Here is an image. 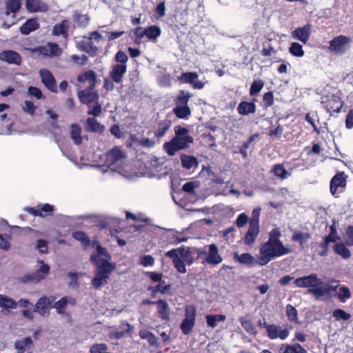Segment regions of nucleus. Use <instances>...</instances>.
I'll return each mask as SVG.
<instances>
[{
    "label": "nucleus",
    "mask_w": 353,
    "mask_h": 353,
    "mask_svg": "<svg viewBox=\"0 0 353 353\" xmlns=\"http://www.w3.org/2000/svg\"><path fill=\"white\" fill-rule=\"evenodd\" d=\"M281 231L276 228L269 232L268 240L259 247V265H265L270 261L291 252L280 240Z\"/></svg>",
    "instance_id": "nucleus-1"
},
{
    "label": "nucleus",
    "mask_w": 353,
    "mask_h": 353,
    "mask_svg": "<svg viewBox=\"0 0 353 353\" xmlns=\"http://www.w3.org/2000/svg\"><path fill=\"white\" fill-rule=\"evenodd\" d=\"M294 283L299 288H309L308 292L313 294L316 299L322 297L325 294H330L336 292L337 288V286L330 284H324L319 287L323 284V282L315 273L299 277L294 280Z\"/></svg>",
    "instance_id": "nucleus-2"
},
{
    "label": "nucleus",
    "mask_w": 353,
    "mask_h": 353,
    "mask_svg": "<svg viewBox=\"0 0 353 353\" xmlns=\"http://www.w3.org/2000/svg\"><path fill=\"white\" fill-rule=\"evenodd\" d=\"M90 261L96 266L95 276L91 283L94 288L98 289L108 283L110 275L116 269V264L98 255H91Z\"/></svg>",
    "instance_id": "nucleus-3"
},
{
    "label": "nucleus",
    "mask_w": 353,
    "mask_h": 353,
    "mask_svg": "<svg viewBox=\"0 0 353 353\" xmlns=\"http://www.w3.org/2000/svg\"><path fill=\"white\" fill-rule=\"evenodd\" d=\"M208 251L201 248L196 250L198 257L203 259V263H207L211 265H216L223 261L221 255L219 252L218 247L216 244L212 243L208 246Z\"/></svg>",
    "instance_id": "nucleus-4"
},
{
    "label": "nucleus",
    "mask_w": 353,
    "mask_h": 353,
    "mask_svg": "<svg viewBox=\"0 0 353 353\" xmlns=\"http://www.w3.org/2000/svg\"><path fill=\"white\" fill-rule=\"evenodd\" d=\"M347 178L348 176L344 171L337 172L332 176L330 181V191L334 197H339V194L345 191Z\"/></svg>",
    "instance_id": "nucleus-5"
},
{
    "label": "nucleus",
    "mask_w": 353,
    "mask_h": 353,
    "mask_svg": "<svg viewBox=\"0 0 353 353\" xmlns=\"http://www.w3.org/2000/svg\"><path fill=\"white\" fill-rule=\"evenodd\" d=\"M321 103L330 114H332V112H341L344 106V101L341 97V93L339 94L337 93L324 95L321 97Z\"/></svg>",
    "instance_id": "nucleus-6"
},
{
    "label": "nucleus",
    "mask_w": 353,
    "mask_h": 353,
    "mask_svg": "<svg viewBox=\"0 0 353 353\" xmlns=\"http://www.w3.org/2000/svg\"><path fill=\"white\" fill-rule=\"evenodd\" d=\"M101 34L98 31H93L89 33V37L87 39H83L80 41L79 47L80 49L90 54V56H95L98 51V48L94 46L92 39L97 41H99L102 39Z\"/></svg>",
    "instance_id": "nucleus-7"
},
{
    "label": "nucleus",
    "mask_w": 353,
    "mask_h": 353,
    "mask_svg": "<svg viewBox=\"0 0 353 353\" xmlns=\"http://www.w3.org/2000/svg\"><path fill=\"white\" fill-rule=\"evenodd\" d=\"M38 262L41 263L40 268L34 272L26 274L22 279L23 282L38 283L49 274V265L43 261H38Z\"/></svg>",
    "instance_id": "nucleus-8"
},
{
    "label": "nucleus",
    "mask_w": 353,
    "mask_h": 353,
    "mask_svg": "<svg viewBox=\"0 0 353 353\" xmlns=\"http://www.w3.org/2000/svg\"><path fill=\"white\" fill-rule=\"evenodd\" d=\"M77 97L80 102L85 105L97 102L99 99V95L98 92L95 90V86H88L83 90L78 91Z\"/></svg>",
    "instance_id": "nucleus-9"
},
{
    "label": "nucleus",
    "mask_w": 353,
    "mask_h": 353,
    "mask_svg": "<svg viewBox=\"0 0 353 353\" xmlns=\"http://www.w3.org/2000/svg\"><path fill=\"white\" fill-rule=\"evenodd\" d=\"M55 301L54 296H43L39 298L35 303L33 312H37L41 316L49 314L50 309L52 307V303Z\"/></svg>",
    "instance_id": "nucleus-10"
},
{
    "label": "nucleus",
    "mask_w": 353,
    "mask_h": 353,
    "mask_svg": "<svg viewBox=\"0 0 353 353\" xmlns=\"http://www.w3.org/2000/svg\"><path fill=\"white\" fill-rule=\"evenodd\" d=\"M120 330L110 332L108 336L110 339H121L125 336H131L134 331V326L126 321H121L119 325Z\"/></svg>",
    "instance_id": "nucleus-11"
},
{
    "label": "nucleus",
    "mask_w": 353,
    "mask_h": 353,
    "mask_svg": "<svg viewBox=\"0 0 353 353\" xmlns=\"http://www.w3.org/2000/svg\"><path fill=\"white\" fill-rule=\"evenodd\" d=\"M39 73L41 81L45 87L50 92L57 93V82L52 72L48 69L41 68Z\"/></svg>",
    "instance_id": "nucleus-12"
},
{
    "label": "nucleus",
    "mask_w": 353,
    "mask_h": 353,
    "mask_svg": "<svg viewBox=\"0 0 353 353\" xmlns=\"http://www.w3.org/2000/svg\"><path fill=\"white\" fill-rule=\"evenodd\" d=\"M259 213H257V217L256 219H252L250 222V225L247 232L245 234L244 243L250 245L255 241L256 236L259 233Z\"/></svg>",
    "instance_id": "nucleus-13"
},
{
    "label": "nucleus",
    "mask_w": 353,
    "mask_h": 353,
    "mask_svg": "<svg viewBox=\"0 0 353 353\" xmlns=\"http://www.w3.org/2000/svg\"><path fill=\"white\" fill-rule=\"evenodd\" d=\"M54 210V206L49 203L38 205L37 208L26 207L25 211L34 216L46 217L52 215Z\"/></svg>",
    "instance_id": "nucleus-14"
},
{
    "label": "nucleus",
    "mask_w": 353,
    "mask_h": 353,
    "mask_svg": "<svg viewBox=\"0 0 353 353\" xmlns=\"http://www.w3.org/2000/svg\"><path fill=\"white\" fill-rule=\"evenodd\" d=\"M350 41V38L347 36L339 35L335 37L330 41L329 50L334 53L343 52L345 50V46Z\"/></svg>",
    "instance_id": "nucleus-15"
},
{
    "label": "nucleus",
    "mask_w": 353,
    "mask_h": 353,
    "mask_svg": "<svg viewBox=\"0 0 353 353\" xmlns=\"http://www.w3.org/2000/svg\"><path fill=\"white\" fill-rule=\"evenodd\" d=\"M266 332L267 336L271 340L278 338L281 340H285L289 336L290 330L288 328L282 329L280 325L270 324Z\"/></svg>",
    "instance_id": "nucleus-16"
},
{
    "label": "nucleus",
    "mask_w": 353,
    "mask_h": 353,
    "mask_svg": "<svg viewBox=\"0 0 353 353\" xmlns=\"http://www.w3.org/2000/svg\"><path fill=\"white\" fill-rule=\"evenodd\" d=\"M312 26L311 23H307L303 27H299L292 32V37L300 41L304 44H306L310 39L312 33Z\"/></svg>",
    "instance_id": "nucleus-17"
},
{
    "label": "nucleus",
    "mask_w": 353,
    "mask_h": 353,
    "mask_svg": "<svg viewBox=\"0 0 353 353\" xmlns=\"http://www.w3.org/2000/svg\"><path fill=\"white\" fill-rule=\"evenodd\" d=\"M0 60L10 64H16L17 65H19L21 63V57L20 54L11 50L1 52Z\"/></svg>",
    "instance_id": "nucleus-18"
},
{
    "label": "nucleus",
    "mask_w": 353,
    "mask_h": 353,
    "mask_svg": "<svg viewBox=\"0 0 353 353\" xmlns=\"http://www.w3.org/2000/svg\"><path fill=\"white\" fill-rule=\"evenodd\" d=\"M14 347L17 350V353H24L26 351H28V353H32L34 345L32 339L30 336H26L17 340L14 342Z\"/></svg>",
    "instance_id": "nucleus-19"
},
{
    "label": "nucleus",
    "mask_w": 353,
    "mask_h": 353,
    "mask_svg": "<svg viewBox=\"0 0 353 353\" xmlns=\"http://www.w3.org/2000/svg\"><path fill=\"white\" fill-rule=\"evenodd\" d=\"M26 8L31 13L48 10V6L41 0H26Z\"/></svg>",
    "instance_id": "nucleus-20"
},
{
    "label": "nucleus",
    "mask_w": 353,
    "mask_h": 353,
    "mask_svg": "<svg viewBox=\"0 0 353 353\" xmlns=\"http://www.w3.org/2000/svg\"><path fill=\"white\" fill-rule=\"evenodd\" d=\"M125 157V154L118 146H114L106 154V159L110 165H114Z\"/></svg>",
    "instance_id": "nucleus-21"
},
{
    "label": "nucleus",
    "mask_w": 353,
    "mask_h": 353,
    "mask_svg": "<svg viewBox=\"0 0 353 353\" xmlns=\"http://www.w3.org/2000/svg\"><path fill=\"white\" fill-rule=\"evenodd\" d=\"M126 64H115L112 66V69L110 72V76L114 82L119 83L122 81L123 75L126 72Z\"/></svg>",
    "instance_id": "nucleus-22"
},
{
    "label": "nucleus",
    "mask_w": 353,
    "mask_h": 353,
    "mask_svg": "<svg viewBox=\"0 0 353 353\" xmlns=\"http://www.w3.org/2000/svg\"><path fill=\"white\" fill-rule=\"evenodd\" d=\"M155 305H157L159 317L163 321H170V308L167 301L163 299H159L156 301Z\"/></svg>",
    "instance_id": "nucleus-23"
},
{
    "label": "nucleus",
    "mask_w": 353,
    "mask_h": 353,
    "mask_svg": "<svg viewBox=\"0 0 353 353\" xmlns=\"http://www.w3.org/2000/svg\"><path fill=\"white\" fill-rule=\"evenodd\" d=\"M233 258L236 261H238L239 263L246 265L248 266H253L256 264H259V258L256 259L250 253H243L239 255L237 252H234Z\"/></svg>",
    "instance_id": "nucleus-24"
},
{
    "label": "nucleus",
    "mask_w": 353,
    "mask_h": 353,
    "mask_svg": "<svg viewBox=\"0 0 353 353\" xmlns=\"http://www.w3.org/2000/svg\"><path fill=\"white\" fill-rule=\"evenodd\" d=\"M256 99H254L252 101H241L238 107L237 111L240 115H248L249 114H253L256 112V106L255 104Z\"/></svg>",
    "instance_id": "nucleus-25"
},
{
    "label": "nucleus",
    "mask_w": 353,
    "mask_h": 353,
    "mask_svg": "<svg viewBox=\"0 0 353 353\" xmlns=\"http://www.w3.org/2000/svg\"><path fill=\"white\" fill-rule=\"evenodd\" d=\"M77 81L80 83L88 81L89 86H95L97 83V74L91 70H86L81 72L77 78Z\"/></svg>",
    "instance_id": "nucleus-26"
},
{
    "label": "nucleus",
    "mask_w": 353,
    "mask_h": 353,
    "mask_svg": "<svg viewBox=\"0 0 353 353\" xmlns=\"http://www.w3.org/2000/svg\"><path fill=\"white\" fill-rule=\"evenodd\" d=\"M39 28V23L36 18L28 19L19 28V31L22 34L28 35L31 32Z\"/></svg>",
    "instance_id": "nucleus-27"
},
{
    "label": "nucleus",
    "mask_w": 353,
    "mask_h": 353,
    "mask_svg": "<svg viewBox=\"0 0 353 353\" xmlns=\"http://www.w3.org/2000/svg\"><path fill=\"white\" fill-rule=\"evenodd\" d=\"M85 130L90 132L103 133L105 130V126L101 124L94 117H88L86 120Z\"/></svg>",
    "instance_id": "nucleus-28"
},
{
    "label": "nucleus",
    "mask_w": 353,
    "mask_h": 353,
    "mask_svg": "<svg viewBox=\"0 0 353 353\" xmlns=\"http://www.w3.org/2000/svg\"><path fill=\"white\" fill-rule=\"evenodd\" d=\"M68 303H71L72 305H74L75 300L74 299H69L68 296H63L58 301L55 302L52 307L56 309L57 314L63 315L66 313L65 310Z\"/></svg>",
    "instance_id": "nucleus-29"
},
{
    "label": "nucleus",
    "mask_w": 353,
    "mask_h": 353,
    "mask_svg": "<svg viewBox=\"0 0 353 353\" xmlns=\"http://www.w3.org/2000/svg\"><path fill=\"white\" fill-rule=\"evenodd\" d=\"M279 353H307V350L299 343L284 345L283 344L279 349Z\"/></svg>",
    "instance_id": "nucleus-30"
},
{
    "label": "nucleus",
    "mask_w": 353,
    "mask_h": 353,
    "mask_svg": "<svg viewBox=\"0 0 353 353\" xmlns=\"http://www.w3.org/2000/svg\"><path fill=\"white\" fill-rule=\"evenodd\" d=\"M172 125V121L169 119H163L158 123V128L154 131V137L161 139L165 136Z\"/></svg>",
    "instance_id": "nucleus-31"
},
{
    "label": "nucleus",
    "mask_w": 353,
    "mask_h": 353,
    "mask_svg": "<svg viewBox=\"0 0 353 353\" xmlns=\"http://www.w3.org/2000/svg\"><path fill=\"white\" fill-rule=\"evenodd\" d=\"M68 21L63 20L61 23H57L53 26L52 34L54 36L62 35L64 38H67L68 36Z\"/></svg>",
    "instance_id": "nucleus-32"
},
{
    "label": "nucleus",
    "mask_w": 353,
    "mask_h": 353,
    "mask_svg": "<svg viewBox=\"0 0 353 353\" xmlns=\"http://www.w3.org/2000/svg\"><path fill=\"white\" fill-rule=\"evenodd\" d=\"M334 252L344 259H348L351 256V252L343 242H336L333 246Z\"/></svg>",
    "instance_id": "nucleus-33"
},
{
    "label": "nucleus",
    "mask_w": 353,
    "mask_h": 353,
    "mask_svg": "<svg viewBox=\"0 0 353 353\" xmlns=\"http://www.w3.org/2000/svg\"><path fill=\"white\" fill-rule=\"evenodd\" d=\"M271 172L274 176L280 178L281 180H284L291 175V173L284 168L282 163L274 164L272 168Z\"/></svg>",
    "instance_id": "nucleus-34"
},
{
    "label": "nucleus",
    "mask_w": 353,
    "mask_h": 353,
    "mask_svg": "<svg viewBox=\"0 0 353 353\" xmlns=\"http://www.w3.org/2000/svg\"><path fill=\"white\" fill-rule=\"evenodd\" d=\"M173 113L180 119H187L192 114L190 108L188 105H175Z\"/></svg>",
    "instance_id": "nucleus-35"
},
{
    "label": "nucleus",
    "mask_w": 353,
    "mask_h": 353,
    "mask_svg": "<svg viewBox=\"0 0 353 353\" xmlns=\"http://www.w3.org/2000/svg\"><path fill=\"white\" fill-rule=\"evenodd\" d=\"M239 321L242 326V327L250 334L256 336L258 334L257 330L255 327L254 323L252 320L248 319L243 316H241L239 319Z\"/></svg>",
    "instance_id": "nucleus-36"
},
{
    "label": "nucleus",
    "mask_w": 353,
    "mask_h": 353,
    "mask_svg": "<svg viewBox=\"0 0 353 353\" xmlns=\"http://www.w3.org/2000/svg\"><path fill=\"white\" fill-rule=\"evenodd\" d=\"M139 335L141 339H146L150 346L156 347L158 346V339L152 332L148 330H141Z\"/></svg>",
    "instance_id": "nucleus-37"
},
{
    "label": "nucleus",
    "mask_w": 353,
    "mask_h": 353,
    "mask_svg": "<svg viewBox=\"0 0 353 353\" xmlns=\"http://www.w3.org/2000/svg\"><path fill=\"white\" fill-rule=\"evenodd\" d=\"M72 18L77 26L85 28L90 23V18L88 14H81L77 11L73 13Z\"/></svg>",
    "instance_id": "nucleus-38"
},
{
    "label": "nucleus",
    "mask_w": 353,
    "mask_h": 353,
    "mask_svg": "<svg viewBox=\"0 0 353 353\" xmlns=\"http://www.w3.org/2000/svg\"><path fill=\"white\" fill-rule=\"evenodd\" d=\"M192 97V94L190 92L179 90L174 101L176 105H188V101Z\"/></svg>",
    "instance_id": "nucleus-39"
},
{
    "label": "nucleus",
    "mask_w": 353,
    "mask_h": 353,
    "mask_svg": "<svg viewBox=\"0 0 353 353\" xmlns=\"http://www.w3.org/2000/svg\"><path fill=\"white\" fill-rule=\"evenodd\" d=\"M310 238L311 234L309 232H296L292 234L291 239L292 241L298 242L301 248H304V245Z\"/></svg>",
    "instance_id": "nucleus-40"
},
{
    "label": "nucleus",
    "mask_w": 353,
    "mask_h": 353,
    "mask_svg": "<svg viewBox=\"0 0 353 353\" xmlns=\"http://www.w3.org/2000/svg\"><path fill=\"white\" fill-rule=\"evenodd\" d=\"M181 165L184 168L191 169L198 165V161L194 156L182 154L181 156Z\"/></svg>",
    "instance_id": "nucleus-41"
},
{
    "label": "nucleus",
    "mask_w": 353,
    "mask_h": 353,
    "mask_svg": "<svg viewBox=\"0 0 353 353\" xmlns=\"http://www.w3.org/2000/svg\"><path fill=\"white\" fill-rule=\"evenodd\" d=\"M21 7V0H8L6 4L5 14L8 16L10 13L15 14L19 11Z\"/></svg>",
    "instance_id": "nucleus-42"
},
{
    "label": "nucleus",
    "mask_w": 353,
    "mask_h": 353,
    "mask_svg": "<svg viewBox=\"0 0 353 353\" xmlns=\"http://www.w3.org/2000/svg\"><path fill=\"white\" fill-rule=\"evenodd\" d=\"M143 33L149 39H156L161 35V30L159 26L152 25L145 28Z\"/></svg>",
    "instance_id": "nucleus-43"
},
{
    "label": "nucleus",
    "mask_w": 353,
    "mask_h": 353,
    "mask_svg": "<svg viewBox=\"0 0 353 353\" xmlns=\"http://www.w3.org/2000/svg\"><path fill=\"white\" fill-rule=\"evenodd\" d=\"M17 307V303L12 299L6 295L0 294V307L4 309H15Z\"/></svg>",
    "instance_id": "nucleus-44"
},
{
    "label": "nucleus",
    "mask_w": 353,
    "mask_h": 353,
    "mask_svg": "<svg viewBox=\"0 0 353 353\" xmlns=\"http://www.w3.org/2000/svg\"><path fill=\"white\" fill-rule=\"evenodd\" d=\"M208 327L214 328L216 325V322L224 321L226 316L224 314H209L205 316Z\"/></svg>",
    "instance_id": "nucleus-45"
},
{
    "label": "nucleus",
    "mask_w": 353,
    "mask_h": 353,
    "mask_svg": "<svg viewBox=\"0 0 353 353\" xmlns=\"http://www.w3.org/2000/svg\"><path fill=\"white\" fill-rule=\"evenodd\" d=\"M173 139L181 150L188 148L190 143H192L194 142V139L192 136H183L181 137H174Z\"/></svg>",
    "instance_id": "nucleus-46"
},
{
    "label": "nucleus",
    "mask_w": 353,
    "mask_h": 353,
    "mask_svg": "<svg viewBox=\"0 0 353 353\" xmlns=\"http://www.w3.org/2000/svg\"><path fill=\"white\" fill-rule=\"evenodd\" d=\"M285 313L288 320L290 322L299 323L298 319V312L295 307L291 304H288L285 307Z\"/></svg>",
    "instance_id": "nucleus-47"
},
{
    "label": "nucleus",
    "mask_w": 353,
    "mask_h": 353,
    "mask_svg": "<svg viewBox=\"0 0 353 353\" xmlns=\"http://www.w3.org/2000/svg\"><path fill=\"white\" fill-rule=\"evenodd\" d=\"M170 289H171V286L169 284L162 286L161 285V283H159L158 285H157L155 286H149L148 288V290L152 292V297H155L158 292H160L162 294L169 293V291L170 290Z\"/></svg>",
    "instance_id": "nucleus-48"
},
{
    "label": "nucleus",
    "mask_w": 353,
    "mask_h": 353,
    "mask_svg": "<svg viewBox=\"0 0 353 353\" xmlns=\"http://www.w3.org/2000/svg\"><path fill=\"white\" fill-rule=\"evenodd\" d=\"M81 133V129L77 124H72L71 125L70 137L76 145H79L82 142Z\"/></svg>",
    "instance_id": "nucleus-49"
},
{
    "label": "nucleus",
    "mask_w": 353,
    "mask_h": 353,
    "mask_svg": "<svg viewBox=\"0 0 353 353\" xmlns=\"http://www.w3.org/2000/svg\"><path fill=\"white\" fill-rule=\"evenodd\" d=\"M199 77V74L196 72H183L182 74L178 77L180 82L192 84L194 80Z\"/></svg>",
    "instance_id": "nucleus-50"
},
{
    "label": "nucleus",
    "mask_w": 353,
    "mask_h": 353,
    "mask_svg": "<svg viewBox=\"0 0 353 353\" xmlns=\"http://www.w3.org/2000/svg\"><path fill=\"white\" fill-rule=\"evenodd\" d=\"M330 243H334V241L326 236H324L323 241L318 244V245L321 248L318 253L320 256H325L327 255Z\"/></svg>",
    "instance_id": "nucleus-51"
},
{
    "label": "nucleus",
    "mask_w": 353,
    "mask_h": 353,
    "mask_svg": "<svg viewBox=\"0 0 353 353\" xmlns=\"http://www.w3.org/2000/svg\"><path fill=\"white\" fill-rule=\"evenodd\" d=\"M264 86V81L262 79L254 80L250 85V95L257 96Z\"/></svg>",
    "instance_id": "nucleus-52"
},
{
    "label": "nucleus",
    "mask_w": 353,
    "mask_h": 353,
    "mask_svg": "<svg viewBox=\"0 0 353 353\" xmlns=\"http://www.w3.org/2000/svg\"><path fill=\"white\" fill-rule=\"evenodd\" d=\"M194 325V321L183 319L180 325V328L183 334L189 335L192 332Z\"/></svg>",
    "instance_id": "nucleus-53"
},
{
    "label": "nucleus",
    "mask_w": 353,
    "mask_h": 353,
    "mask_svg": "<svg viewBox=\"0 0 353 353\" xmlns=\"http://www.w3.org/2000/svg\"><path fill=\"white\" fill-rule=\"evenodd\" d=\"M289 52L292 55L298 57H301L305 54L302 45L298 42H292L291 43Z\"/></svg>",
    "instance_id": "nucleus-54"
},
{
    "label": "nucleus",
    "mask_w": 353,
    "mask_h": 353,
    "mask_svg": "<svg viewBox=\"0 0 353 353\" xmlns=\"http://www.w3.org/2000/svg\"><path fill=\"white\" fill-rule=\"evenodd\" d=\"M72 236L77 241L82 243L84 245L88 246L90 243V240L87 234L82 231H76L72 233Z\"/></svg>",
    "instance_id": "nucleus-55"
},
{
    "label": "nucleus",
    "mask_w": 353,
    "mask_h": 353,
    "mask_svg": "<svg viewBox=\"0 0 353 353\" xmlns=\"http://www.w3.org/2000/svg\"><path fill=\"white\" fill-rule=\"evenodd\" d=\"M163 148L166 152L170 156L174 155L176 152L181 150L173 138L170 141L165 142L163 145Z\"/></svg>",
    "instance_id": "nucleus-56"
},
{
    "label": "nucleus",
    "mask_w": 353,
    "mask_h": 353,
    "mask_svg": "<svg viewBox=\"0 0 353 353\" xmlns=\"http://www.w3.org/2000/svg\"><path fill=\"white\" fill-rule=\"evenodd\" d=\"M330 233L328 235L325 236L326 237L332 239L334 241V243L337 242L338 240H340V236L338 235L337 229H336V221L335 219H332V224L330 225Z\"/></svg>",
    "instance_id": "nucleus-57"
},
{
    "label": "nucleus",
    "mask_w": 353,
    "mask_h": 353,
    "mask_svg": "<svg viewBox=\"0 0 353 353\" xmlns=\"http://www.w3.org/2000/svg\"><path fill=\"white\" fill-rule=\"evenodd\" d=\"M350 290L347 286H341L339 288V292L338 294V298L341 302L345 303L347 299L351 298Z\"/></svg>",
    "instance_id": "nucleus-58"
},
{
    "label": "nucleus",
    "mask_w": 353,
    "mask_h": 353,
    "mask_svg": "<svg viewBox=\"0 0 353 353\" xmlns=\"http://www.w3.org/2000/svg\"><path fill=\"white\" fill-rule=\"evenodd\" d=\"M196 315V309L195 305H187L185 308V318L184 319L195 321Z\"/></svg>",
    "instance_id": "nucleus-59"
},
{
    "label": "nucleus",
    "mask_w": 353,
    "mask_h": 353,
    "mask_svg": "<svg viewBox=\"0 0 353 353\" xmlns=\"http://www.w3.org/2000/svg\"><path fill=\"white\" fill-rule=\"evenodd\" d=\"M332 316L336 321H347L351 318V315L342 309H336L334 310Z\"/></svg>",
    "instance_id": "nucleus-60"
},
{
    "label": "nucleus",
    "mask_w": 353,
    "mask_h": 353,
    "mask_svg": "<svg viewBox=\"0 0 353 353\" xmlns=\"http://www.w3.org/2000/svg\"><path fill=\"white\" fill-rule=\"evenodd\" d=\"M263 106L268 108L274 104V93L272 91L265 92L263 96Z\"/></svg>",
    "instance_id": "nucleus-61"
},
{
    "label": "nucleus",
    "mask_w": 353,
    "mask_h": 353,
    "mask_svg": "<svg viewBox=\"0 0 353 353\" xmlns=\"http://www.w3.org/2000/svg\"><path fill=\"white\" fill-rule=\"evenodd\" d=\"M179 255L188 265H190L193 263L194 259L191 255L190 251L185 250L184 248H182L179 250Z\"/></svg>",
    "instance_id": "nucleus-62"
},
{
    "label": "nucleus",
    "mask_w": 353,
    "mask_h": 353,
    "mask_svg": "<svg viewBox=\"0 0 353 353\" xmlns=\"http://www.w3.org/2000/svg\"><path fill=\"white\" fill-rule=\"evenodd\" d=\"M47 45L48 46V50H49V53H50V57L59 56L61 54L62 50L59 48V46L57 43H52V42H48V43H47Z\"/></svg>",
    "instance_id": "nucleus-63"
},
{
    "label": "nucleus",
    "mask_w": 353,
    "mask_h": 353,
    "mask_svg": "<svg viewBox=\"0 0 353 353\" xmlns=\"http://www.w3.org/2000/svg\"><path fill=\"white\" fill-rule=\"evenodd\" d=\"M346 243L349 246H353V225H348L345 228Z\"/></svg>",
    "instance_id": "nucleus-64"
}]
</instances>
